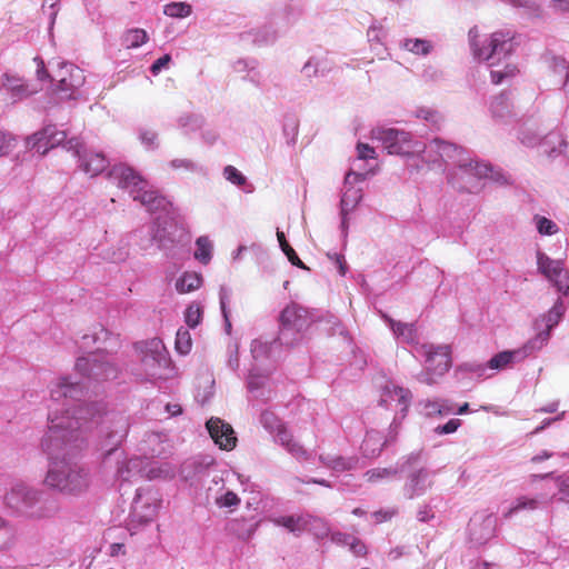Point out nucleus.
<instances>
[{
  "label": "nucleus",
  "instance_id": "nucleus-1",
  "mask_svg": "<svg viewBox=\"0 0 569 569\" xmlns=\"http://www.w3.org/2000/svg\"><path fill=\"white\" fill-rule=\"evenodd\" d=\"M111 333L100 328L99 332L83 335L79 348L99 343L96 352L78 357L76 370L81 380L63 377L50 391L52 402L61 403V409L51 408L48 415V431L41 440L43 452L49 459L46 482L61 492L77 495L89 486V471L72 459L89 445L94 429L103 437L101 449L106 459L116 453L117 447L128 435L129 423L124 415L106 411L101 401H87L86 395L91 382L112 380L119 369L113 357L102 350Z\"/></svg>",
  "mask_w": 569,
  "mask_h": 569
},
{
  "label": "nucleus",
  "instance_id": "nucleus-2",
  "mask_svg": "<svg viewBox=\"0 0 569 569\" xmlns=\"http://www.w3.org/2000/svg\"><path fill=\"white\" fill-rule=\"evenodd\" d=\"M108 177L150 213L157 214L150 228L151 240L174 267L181 266L190 256L191 233L177 220L172 202L154 190L137 170L124 163L112 166Z\"/></svg>",
  "mask_w": 569,
  "mask_h": 569
},
{
  "label": "nucleus",
  "instance_id": "nucleus-3",
  "mask_svg": "<svg viewBox=\"0 0 569 569\" xmlns=\"http://www.w3.org/2000/svg\"><path fill=\"white\" fill-rule=\"evenodd\" d=\"M429 152H441L439 157H442L443 164L456 168L455 172L448 173V180L460 191L477 193L486 186L485 179L501 186L509 183V178L501 170L473 160L466 149L453 142L435 138L429 141Z\"/></svg>",
  "mask_w": 569,
  "mask_h": 569
},
{
  "label": "nucleus",
  "instance_id": "nucleus-4",
  "mask_svg": "<svg viewBox=\"0 0 569 569\" xmlns=\"http://www.w3.org/2000/svg\"><path fill=\"white\" fill-rule=\"evenodd\" d=\"M59 146L71 152L79 163V168L90 177L100 174L109 166V161L102 152L88 150L79 138L67 140V132L59 130L56 124L46 126L26 140V147L40 154H46L50 149Z\"/></svg>",
  "mask_w": 569,
  "mask_h": 569
},
{
  "label": "nucleus",
  "instance_id": "nucleus-5",
  "mask_svg": "<svg viewBox=\"0 0 569 569\" xmlns=\"http://www.w3.org/2000/svg\"><path fill=\"white\" fill-rule=\"evenodd\" d=\"M310 325L311 318L306 308L296 303L287 306L280 313L278 337L271 341L262 338L252 340V358L256 361H262L271 357L278 345L291 347L298 343Z\"/></svg>",
  "mask_w": 569,
  "mask_h": 569
},
{
  "label": "nucleus",
  "instance_id": "nucleus-6",
  "mask_svg": "<svg viewBox=\"0 0 569 569\" xmlns=\"http://www.w3.org/2000/svg\"><path fill=\"white\" fill-rule=\"evenodd\" d=\"M6 506L14 513L32 518H50L59 510L56 493L49 490H36L23 481L14 482L4 496Z\"/></svg>",
  "mask_w": 569,
  "mask_h": 569
},
{
  "label": "nucleus",
  "instance_id": "nucleus-7",
  "mask_svg": "<svg viewBox=\"0 0 569 569\" xmlns=\"http://www.w3.org/2000/svg\"><path fill=\"white\" fill-rule=\"evenodd\" d=\"M468 36L473 57L479 61H487L490 67H495L509 57L517 46L515 34L510 30L493 32L483 42L478 40L477 27L471 28Z\"/></svg>",
  "mask_w": 569,
  "mask_h": 569
},
{
  "label": "nucleus",
  "instance_id": "nucleus-8",
  "mask_svg": "<svg viewBox=\"0 0 569 569\" xmlns=\"http://www.w3.org/2000/svg\"><path fill=\"white\" fill-rule=\"evenodd\" d=\"M134 349L140 356L143 376L147 379L164 377V371L171 367L169 352L159 338L134 343Z\"/></svg>",
  "mask_w": 569,
  "mask_h": 569
},
{
  "label": "nucleus",
  "instance_id": "nucleus-9",
  "mask_svg": "<svg viewBox=\"0 0 569 569\" xmlns=\"http://www.w3.org/2000/svg\"><path fill=\"white\" fill-rule=\"evenodd\" d=\"M37 64L38 80L44 81L51 79L57 81V90L62 93V98L76 99V91L81 88L86 81L84 72L81 68L71 62H60L58 71L53 78L46 69L44 62L40 58L34 59Z\"/></svg>",
  "mask_w": 569,
  "mask_h": 569
},
{
  "label": "nucleus",
  "instance_id": "nucleus-10",
  "mask_svg": "<svg viewBox=\"0 0 569 569\" xmlns=\"http://www.w3.org/2000/svg\"><path fill=\"white\" fill-rule=\"evenodd\" d=\"M371 139L381 143L389 154L413 156L421 150V141L408 131L379 126L371 130Z\"/></svg>",
  "mask_w": 569,
  "mask_h": 569
},
{
  "label": "nucleus",
  "instance_id": "nucleus-11",
  "mask_svg": "<svg viewBox=\"0 0 569 569\" xmlns=\"http://www.w3.org/2000/svg\"><path fill=\"white\" fill-rule=\"evenodd\" d=\"M518 139L523 146L529 148L539 146L551 158L559 154L569 157L568 142L558 131H551L541 137L535 129L526 127L519 131Z\"/></svg>",
  "mask_w": 569,
  "mask_h": 569
},
{
  "label": "nucleus",
  "instance_id": "nucleus-12",
  "mask_svg": "<svg viewBox=\"0 0 569 569\" xmlns=\"http://www.w3.org/2000/svg\"><path fill=\"white\" fill-rule=\"evenodd\" d=\"M366 176H367V173L357 172L352 168L345 177L346 189H345L341 200H340V216H341L340 230H341L343 241H346L347 236H348V228H349L348 213L357 207V204L360 202V200L362 198L361 189H357V188L352 187V184L363 181L366 179Z\"/></svg>",
  "mask_w": 569,
  "mask_h": 569
},
{
  "label": "nucleus",
  "instance_id": "nucleus-13",
  "mask_svg": "<svg viewBox=\"0 0 569 569\" xmlns=\"http://www.w3.org/2000/svg\"><path fill=\"white\" fill-rule=\"evenodd\" d=\"M412 356L417 359H425L427 368L432 369L438 377L443 376L451 367L450 349L448 346L416 345Z\"/></svg>",
  "mask_w": 569,
  "mask_h": 569
},
{
  "label": "nucleus",
  "instance_id": "nucleus-14",
  "mask_svg": "<svg viewBox=\"0 0 569 569\" xmlns=\"http://www.w3.org/2000/svg\"><path fill=\"white\" fill-rule=\"evenodd\" d=\"M538 270L553 284L557 291L563 296L569 293V271L565 270L561 260H553L546 253H537Z\"/></svg>",
  "mask_w": 569,
  "mask_h": 569
},
{
  "label": "nucleus",
  "instance_id": "nucleus-15",
  "mask_svg": "<svg viewBox=\"0 0 569 569\" xmlns=\"http://www.w3.org/2000/svg\"><path fill=\"white\" fill-rule=\"evenodd\" d=\"M497 517L485 511L476 512L468 525L469 539L476 546H482L496 536Z\"/></svg>",
  "mask_w": 569,
  "mask_h": 569
},
{
  "label": "nucleus",
  "instance_id": "nucleus-16",
  "mask_svg": "<svg viewBox=\"0 0 569 569\" xmlns=\"http://www.w3.org/2000/svg\"><path fill=\"white\" fill-rule=\"evenodd\" d=\"M246 386L250 395V401L254 399L263 403L267 402L271 398L272 393L270 370L263 369L260 372L257 365L252 366L247 376Z\"/></svg>",
  "mask_w": 569,
  "mask_h": 569
},
{
  "label": "nucleus",
  "instance_id": "nucleus-17",
  "mask_svg": "<svg viewBox=\"0 0 569 569\" xmlns=\"http://www.w3.org/2000/svg\"><path fill=\"white\" fill-rule=\"evenodd\" d=\"M37 91V87L31 86L28 81L4 74V81L0 87V100L6 104H14L27 99Z\"/></svg>",
  "mask_w": 569,
  "mask_h": 569
},
{
  "label": "nucleus",
  "instance_id": "nucleus-18",
  "mask_svg": "<svg viewBox=\"0 0 569 569\" xmlns=\"http://www.w3.org/2000/svg\"><path fill=\"white\" fill-rule=\"evenodd\" d=\"M400 423L395 418L390 425L389 433L383 436L380 431L369 430L367 431L365 439L361 443V452L366 458L378 457L385 446L396 440Z\"/></svg>",
  "mask_w": 569,
  "mask_h": 569
},
{
  "label": "nucleus",
  "instance_id": "nucleus-19",
  "mask_svg": "<svg viewBox=\"0 0 569 569\" xmlns=\"http://www.w3.org/2000/svg\"><path fill=\"white\" fill-rule=\"evenodd\" d=\"M206 428L220 449L231 450L236 447L237 437L233 428L220 418L212 417L206 422Z\"/></svg>",
  "mask_w": 569,
  "mask_h": 569
},
{
  "label": "nucleus",
  "instance_id": "nucleus-20",
  "mask_svg": "<svg viewBox=\"0 0 569 569\" xmlns=\"http://www.w3.org/2000/svg\"><path fill=\"white\" fill-rule=\"evenodd\" d=\"M271 435L273 436L274 442L284 448L286 451L299 462H308L312 460V452L305 449L302 445L293 439L284 423Z\"/></svg>",
  "mask_w": 569,
  "mask_h": 569
},
{
  "label": "nucleus",
  "instance_id": "nucleus-21",
  "mask_svg": "<svg viewBox=\"0 0 569 569\" xmlns=\"http://www.w3.org/2000/svg\"><path fill=\"white\" fill-rule=\"evenodd\" d=\"M431 473L426 468H419L408 475L403 486V495L408 499H413L426 493L431 487Z\"/></svg>",
  "mask_w": 569,
  "mask_h": 569
},
{
  "label": "nucleus",
  "instance_id": "nucleus-22",
  "mask_svg": "<svg viewBox=\"0 0 569 569\" xmlns=\"http://www.w3.org/2000/svg\"><path fill=\"white\" fill-rule=\"evenodd\" d=\"M282 32L284 31L280 29V24L276 20V17H271L264 26L242 33L241 38L242 40L251 39L254 44L263 46L273 43Z\"/></svg>",
  "mask_w": 569,
  "mask_h": 569
},
{
  "label": "nucleus",
  "instance_id": "nucleus-23",
  "mask_svg": "<svg viewBox=\"0 0 569 569\" xmlns=\"http://www.w3.org/2000/svg\"><path fill=\"white\" fill-rule=\"evenodd\" d=\"M420 455L412 452L408 457L400 459L396 467L389 468H373L366 472L369 482H377L381 479H388L395 477L399 472H406L410 470V466L416 463Z\"/></svg>",
  "mask_w": 569,
  "mask_h": 569
},
{
  "label": "nucleus",
  "instance_id": "nucleus-24",
  "mask_svg": "<svg viewBox=\"0 0 569 569\" xmlns=\"http://www.w3.org/2000/svg\"><path fill=\"white\" fill-rule=\"evenodd\" d=\"M489 110L492 119L498 123H510L517 117L510 94L505 91L492 98Z\"/></svg>",
  "mask_w": 569,
  "mask_h": 569
},
{
  "label": "nucleus",
  "instance_id": "nucleus-25",
  "mask_svg": "<svg viewBox=\"0 0 569 569\" xmlns=\"http://www.w3.org/2000/svg\"><path fill=\"white\" fill-rule=\"evenodd\" d=\"M386 323L392 331L396 340L401 345H408L411 347L410 352L412 353L413 347L420 345L417 341V329L415 323H406L396 321L388 316H383Z\"/></svg>",
  "mask_w": 569,
  "mask_h": 569
},
{
  "label": "nucleus",
  "instance_id": "nucleus-26",
  "mask_svg": "<svg viewBox=\"0 0 569 569\" xmlns=\"http://www.w3.org/2000/svg\"><path fill=\"white\" fill-rule=\"evenodd\" d=\"M211 463L212 459L208 457L191 458L181 463L179 473L184 481L193 482L204 475Z\"/></svg>",
  "mask_w": 569,
  "mask_h": 569
},
{
  "label": "nucleus",
  "instance_id": "nucleus-27",
  "mask_svg": "<svg viewBox=\"0 0 569 569\" xmlns=\"http://www.w3.org/2000/svg\"><path fill=\"white\" fill-rule=\"evenodd\" d=\"M232 70L242 74V80L252 83L256 87L261 86L262 76L258 69V61L253 58H241L232 63Z\"/></svg>",
  "mask_w": 569,
  "mask_h": 569
},
{
  "label": "nucleus",
  "instance_id": "nucleus-28",
  "mask_svg": "<svg viewBox=\"0 0 569 569\" xmlns=\"http://www.w3.org/2000/svg\"><path fill=\"white\" fill-rule=\"evenodd\" d=\"M387 36H388L387 30L377 20H375L370 24V27L367 31V37H368V41L370 42L371 49L376 52V54L381 60L390 57V53L388 52V49L385 46V40H386Z\"/></svg>",
  "mask_w": 569,
  "mask_h": 569
},
{
  "label": "nucleus",
  "instance_id": "nucleus-29",
  "mask_svg": "<svg viewBox=\"0 0 569 569\" xmlns=\"http://www.w3.org/2000/svg\"><path fill=\"white\" fill-rule=\"evenodd\" d=\"M565 302L561 298H558L552 308L541 316V318L536 320L535 328L537 330L541 329L542 331H548L549 336H551V331L558 326L565 315Z\"/></svg>",
  "mask_w": 569,
  "mask_h": 569
},
{
  "label": "nucleus",
  "instance_id": "nucleus-30",
  "mask_svg": "<svg viewBox=\"0 0 569 569\" xmlns=\"http://www.w3.org/2000/svg\"><path fill=\"white\" fill-rule=\"evenodd\" d=\"M276 522L279 526L284 527L290 532L295 533L296 536H299L303 531L311 530V527L313 523H319L320 520L309 516V515H302V516H282L279 517Z\"/></svg>",
  "mask_w": 569,
  "mask_h": 569
},
{
  "label": "nucleus",
  "instance_id": "nucleus-31",
  "mask_svg": "<svg viewBox=\"0 0 569 569\" xmlns=\"http://www.w3.org/2000/svg\"><path fill=\"white\" fill-rule=\"evenodd\" d=\"M410 399L411 392L409 389L397 386L393 382H389L383 388L381 403H387L389 400L397 401L398 406H400V411L406 412Z\"/></svg>",
  "mask_w": 569,
  "mask_h": 569
},
{
  "label": "nucleus",
  "instance_id": "nucleus-32",
  "mask_svg": "<svg viewBox=\"0 0 569 569\" xmlns=\"http://www.w3.org/2000/svg\"><path fill=\"white\" fill-rule=\"evenodd\" d=\"M258 521L254 518L232 519L227 523L229 533L241 540H249L256 532Z\"/></svg>",
  "mask_w": 569,
  "mask_h": 569
},
{
  "label": "nucleus",
  "instance_id": "nucleus-33",
  "mask_svg": "<svg viewBox=\"0 0 569 569\" xmlns=\"http://www.w3.org/2000/svg\"><path fill=\"white\" fill-rule=\"evenodd\" d=\"M319 461L333 473L352 470L357 467L358 459L355 457H342L332 455H320Z\"/></svg>",
  "mask_w": 569,
  "mask_h": 569
},
{
  "label": "nucleus",
  "instance_id": "nucleus-34",
  "mask_svg": "<svg viewBox=\"0 0 569 569\" xmlns=\"http://www.w3.org/2000/svg\"><path fill=\"white\" fill-rule=\"evenodd\" d=\"M521 353L517 351V349L512 350H503L496 355H493L488 361V367L491 370H503L507 368H511L516 363L522 361Z\"/></svg>",
  "mask_w": 569,
  "mask_h": 569
},
{
  "label": "nucleus",
  "instance_id": "nucleus-35",
  "mask_svg": "<svg viewBox=\"0 0 569 569\" xmlns=\"http://www.w3.org/2000/svg\"><path fill=\"white\" fill-rule=\"evenodd\" d=\"M412 113L417 119L423 121L431 131L440 130L445 122L443 114L431 107H417Z\"/></svg>",
  "mask_w": 569,
  "mask_h": 569
},
{
  "label": "nucleus",
  "instance_id": "nucleus-36",
  "mask_svg": "<svg viewBox=\"0 0 569 569\" xmlns=\"http://www.w3.org/2000/svg\"><path fill=\"white\" fill-rule=\"evenodd\" d=\"M302 13V9L300 6L296 4L292 0L284 4L283 9L279 12H274L272 17H276V20L280 24V29L284 32L295 24Z\"/></svg>",
  "mask_w": 569,
  "mask_h": 569
},
{
  "label": "nucleus",
  "instance_id": "nucleus-37",
  "mask_svg": "<svg viewBox=\"0 0 569 569\" xmlns=\"http://www.w3.org/2000/svg\"><path fill=\"white\" fill-rule=\"evenodd\" d=\"M539 507V500L533 497L520 496L516 498L507 510L502 511L506 519L512 518L522 511H532Z\"/></svg>",
  "mask_w": 569,
  "mask_h": 569
},
{
  "label": "nucleus",
  "instance_id": "nucleus-38",
  "mask_svg": "<svg viewBox=\"0 0 569 569\" xmlns=\"http://www.w3.org/2000/svg\"><path fill=\"white\" fill-rule=\"evenodd\" d=\"M550 336L548 331H542L541 329L538 330L537 335L528 340L522 347L518 348L517 351H519L522 356V361L542 349L543 346L547 345L549 341Z\"/></svg>",
  "mask_w": 569,
  "mask_h": 569
},
{
  "label": "nucleus",
  "instance_id": "nucleus-39",
  "mask_svg": "<svg viewBox=\"0 0 569 569\" xmlns=\"http://www.w3.org/2000/svg\"><path fill=\"white\" fill-rule=\"evenodd\" d=\"M400 47L416 56L422 57L430 54L433 49L430 40L420 38H406L400 42Z\"/></svg>",
  "mask_w": 569,
  "mask_h": 569
},
{
  "label": "nucleus",
  "instance_id": "nucleus-40",
  "mask_svg": "<svg viewBox=\"0 0 569 569\" xmlns=\"http://www.w3.org/2000/svg\"><path fill=\"white\" fill-rule=\"evenodd\" d=\"M202 283V276L197 272H183L176 281L179 293H188L198 289Z\"/></svg>",
  "mask_w": 569,
  "mask_h": 569
},
{
  "label": "nucleus",
  "instance_id": "nucleus-41",
  "mask_svg": "<svg viewBox=\"0 0 569 569\" xmlns=\"http://www.w3.org/2000/svg\"><path fill=\"white\" fill-rule=\"evenodd\" d=\"M204 124V118L198 113H186L178 118V126L186 136L200 130Z\"/></svg>",
  "mask_w": 569,
  "mask_h": 569
},
{
  "label": "nucleus",
  "instance_id": "nucleus-42",
  "mask_svg": "<svg viewBox=\"0 0 569 569\" xmlns=\"http://www.w3.org/2000/svg\"><path fill=\"white\" fill-rule=\"evenodd\" d=\"M148 40L149 36L147 31L140 28H132L127 30L121 38L122 46L128 49L139 48Z\"/></svg>",
  "mask_w": 569,
  "mask_h": 569
},
{
  "label": "nucleus",
  "instance_id": "nucleus-43",
  "mask_svg": "<svg viewBox=\"0 0 569 569\" xmlns=\"http://www.w3.org/2000/svg\"><path fill=\"white\" fill-rule=\"evenodd\" d=\"M194 258L202 264H208L212 258V242L207 236H201L196 240Z\"/></svg>",
  "mask_w": 569,
  "mask_h": 569
},
{
  "label": "nucleus",
  "instance_id": "nucleus-44",
  "mask_svg": "<svg viewBox=\"0 0 569 569\" xmlns=\"http://www.w3.org/2000/svg\"><path fill=\"white\" fill-rule=\"evenodd\" d=\"M163 13L170 18L183 19L192 13V6L184 1H173L163 7Z\"/></svg>",
  "mask_w": 569,
  "mask_h": 569
},
{
  "label": "nucleus",
  "instance_id": "nucleus-45",
  "mask_svg": "<svg viewBox=\"0 0 569 569\" xmlns=\"http://www.w3.org/2000/svg\"><path fill=\"white\" fill-rule=\"evenodd\" d=\"M16 541V530L13 526L0 517V550H9Z\"/></svg>",
  "mask_w": 569,
  "mask_h": 569
},
{
  "label": "nucleus",
  "instance_id": "nucleus-46",
  "mask_svg": "<svg viewBox=\"0 0 569 569\" xmlns=\"http://www.w3.org/2000/svg\"><path fill=\"white\" fill-rule=\"evenodd\" d=\"M441 152H429V142L427 144L421 142V150L416 152L419 154L420 160L428 164L430 169L445 170L442 157H439Z\"/></svg>",
  "mask_w": 569,
  "mask_h": 569
},
{
  "label": "nucleus",
  "instance_id": "nucleus-47",
  "mask_svg": "<svg viewBox=\"0 0 569 569\" xmlns=\"http://www.w3.org/2000/svg\"><path fill=\"white\" fill-rule=\"evenodd\" d=\"M140 460L138 458L129 459L128 461L121 462L117 469V479L120 481V488L123 482L130 481L131 477L134 476L133 470H138Z\"/></svg>",
  "mask_w": 569,
  "mask_h": 569
},
{
  "label": "nucleus",
  "instance_id": "nucleus-48",
  "mask_svg": "<svg viewBox=\"0 0 569 569\" xmlns=\"http://www.w3.org/2000/svg\"><path fill=\"white\" fill-rule=\"evenodd\" d=\"M176 350L179 355H188L191 351L192 340L189 330L180 327L176 333Z\"/></svg>",
  "mask_w": 569,
  "mask_h": 569
},
{
  "label": "nucleus",
  "instance_id": "nucleus-49",
  "mask_svg": "<svg viewBox=\"0 0 569 569\" xmlns=\"http://www.w3.org/2000/svg\"><path fill=\"white\" fill-rule=\"evenodd\" d=\"M299 133V123L296 118H287L282 126V134L286 139V143L289 147H293L297 142Z\"/></svg>",
  "mask_w": 569,
  "mask_h": 569
},
{
  "label": "nucleus",
  "instance_id": "nucleus-50",
  "mask_svg": "<svg viewBox=\"0 0 569 569\" xmlns=\"http://www.w3.org/2000/svg\"><path fill=\"white\" fill-rule=\"evenodd\" d=\"M19 143V138L10 131L0 129V157L10 154Z\"/></svg>",
  "mask_w": 569,
  "mask_h": 569
},
{
  "label": "nucleus",
  "instance_id": "nucleus-51",
  "mask_svg": "<svg viewBox=\"0 0 569 569\" xmlns=\"http://www.w3.org/2000/svg\"><path fill=\"white\" fill-rule=\"evenodd\" d=\"M170 167L174 170L177 169H184L189 172H193V173H199V174H206L207 173V169L193 161V160H190V159H173L170 161Z\"/></svg>",
  "mask_w": 569,
  "mask_h": 569
},
{
  "label": "nucleus",
  "instance_id": "nucleus-52",
  "mask_svg": "<svg viewBox=\"0 0 569 569\" xmlns=\"http://www.w3.org/2000/svg\"><path fill=\"white\" fill-rule=\"evenodd\" d=\"M260 422L269 433H273L279 427L283 425V422L269 410L261 412Z\"/></svg>",
  "mask_w": 569,
  "mask_h": 569
},
{
  "label": "nucleus",
  "instance_id": "nucleus-53",
  "mask_svg": "<svg viewBox=\"0 0 569 569\" xmlns=\"http://www.w3.org/2000/svg\"><path fill=\"white\" fill-rule=\"evenodd\" d=\"M202 320V310L199 305H189L184 311V321L189 328H196Z\"/></svg>",
  "mask_w": 569,
  "mask_h": 569
},
{
  "label": "nucleus",
  "instance_id": "nucleus-54",
  "mask_svg": "<svg viewBox=\"0 0 569 569\" xmlns=\"http://www.w3.org/2000/svg\"><path fill=\"white\" fill-rule=\"evenodd\" d=\"M535 219L537 230L540 234L552 236L559 231V227L551 219L540 216H537Z\"/></svg>",
  "mask_w": 569,
  "mask_h": 569
},
{
  "label": "nucleus",
  "instance_id": "nucleus-55",
  "mask_svg": "<svg viewBox=\"0 0 569 569\" xmlns=\"http://www.w3.org/2000/svg\"><path fill=\"white\" fill-rule=\"evenodd\" d=\"M517 67L510 63H506L503 69H491L490 78L492 83L500 84L506 78L513 77L517 72Z\"/></svg>",
  "mask_w": 569,
  "mask_h": 569
},
{
  "label": "nucleus",
  "instance_id": "nucleus-56",
  "mask_svg": "<svg viewBox=\"0 0 569 569\" xmlns=\"http://www.w3.org/2000/svg\"><path fill=\"white\" fill-rule=\"evenodd\" d=\"M223 177L237 187H242L247 183L246 176L231 164L224 167Z\"/></svg>",
  "mask_w": 569,
  "mask_h": 569
},
{
  "label": "nucleus",
  "instance_id": "nucleus-57",
  "mask_svg": "<svg viewBox=\"0 0 569 569\" xmlns=\"http://www.w3.org/2000/svg\"><path fill=\"white\" fill-rule=\"evenodd\" d=\"M319 59L311 57L302 67L301 72L307 78L318 77L325 74V69L320 68Z\"/></svg>",
  "mask_w": 569,
  "mask_h": 569
},
{
  "label": "nucleus",
  "instance_id": "nucleus-58",
  "mask_svg": "<svg viewBox=\"0 0 569 569\" xmlns=\"http://www.w3.org/2000/svg\"><path fill=\"white\" fill-rule=\"evenodd\" d=\"M555 479L558 487V500L569 503V473H562Z\"/></svg>",
  "mask_w": 569,
  "mask_h": 569
},
{
  "label": "nucleus",
  "instance_id": "nucleus-59",
  "mask_svg": "<svg viewBox=\"0 0 569 569\" xmlns=\"http://www.w3.org/2000/svg\"><path fill=\"white\" fill-rule=\"evenodd\" d=\"M156 131L146 128L139 129V140L147 149H156L158 147Z\"/></svg>",
  "mask_w": 569,
  "mask_h": 569
},
{
  "label": "nucleus",
  "instance_id": "nucleus-60",
  "mask_svg": "<svg viewBox=\"0 0 569 569\" xmlns=\"http://www.w3.org/2000/svg\"><path fill=\"white\" fill-rule=\"evenodd\" d=\"M550 68L555 73H565L563 86H567V71L569 70V62L561 56H553L550 60Z\"/></svg>",
  "mask_w": 569,
  "mask_h": 569
},
{
  "label": "nucleus",
  "instance_id": "nucleus-61",
  "mask_svg": "<svg viewBox=\"0 0 569 569\" xmlns=\"http://www.w3.org/2000/svg\"><path fill=\"white\" fill-rule=\"evenodd\" d=\"M228 360L227 366L233 372L239 370L240 360H239V345L237 342L230 343L227 348Z\"/></svg>",
  "mask_w": 569,
  "mask_h": 569
},
{
  "label": "nucleus",
  "instance_id": "nucleus-62",
  "mask_svg": "<svg viewBox=\"0 0 569 569\" xmlns=\"http://www.w3.org/2000/svg\"><path fill=\"white\" fill-rule=\"evenodd\" d=\"M216 503L220 508H232L240 505V498L233 491H227L226 493L216 498Z\"/></svg>",
  "mask_w": 569,
  "mask_h": 569
},
{
  "label": "nucleus",
  "instance_id": "nucleus-63",
  "mask_svg": "<svg viewBox=\"0 0 569 569\" xmlns=\"http://www.w3.org/2000/svg\"><path fill=\"white\" fill-rule=\"evenodd\" d=\"M460 369L466 372H470L481 378L486 376L487 370L489 369L487 363L479 362H465L460 366Z\"/></svg>",
  "mask_w": 569,
  "mask_h": 569
},
{
  "label": "nucleus",
  "instance_id": "nucleus-64",
  "mask_svg": "<svg viewBox=\"0 0 569 569\" xmlns=\"http://www.w3.org/2000/svg\"><path fill=\"white\" fill-rule=\"evenodd\" d=\"M59 9H60V0H43L42 10H43V13L48 14L51 26L56 21Z\"/></svg>",
  "mask_w": 569,
  "mask_h": 569
}]
</instances>
